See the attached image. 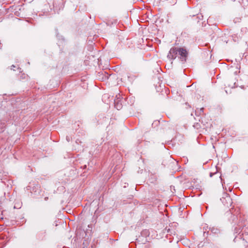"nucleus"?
<instances>
[{
  "label": "nucleus",
  "mask_w": 248,
  "mask_h": 248,
  "mask_svg": "<svg viewBox=\"0 0 248 248\" xmlns=\"http://www.w3.org/2000/svg\"><path fill=\"white\" fill-rule=\"evenodd\" d=\"M172 0V2L170 1V3H176V0Z\"/></svg>",
  "instance_id": "9d476101"
},
{
  "label": "nucleus",
  "mask_w": 248,
  "mask_h": 248,
  "mask_svg": "<svg viewBox=\"0 0 248 248\" xmlns=\"http://www.w3.org/2000/svg\"><path fill=\"white\" fill-rule=\"evenodd\" d=\"M107 78H108V75L107 74Z\"/></svg>",
  "instance_id": "2eb2a0df"
},
{
  "label": "nucleus",
  "mask_w": 248,
  "mask_h": 248,
  "mask_svg": "<svg viewBox=\"0 0 248 248\" xmlns=\"http://www.w3.org/2000/svg\"><path fill=\"white\" fill-rule=\"evenodd\" d=\"M220 200L224 205L227 207H230L232 201L231 197L227 193H223L222 197L220 198Z\"/></svg>",
  "instance_id": "f03ea898"
},
{
  "label": "nucleus",
  "mask_w": 248,
  "mask_h": 248,
  "mask_svg": "<svg viewBox=\"0 0 248 248\" xmlns=\"http://www.w3.org/2000/svg\"><path fill=\"white\" fill-rule=\"evenodd\" d=\"M239 20H240V18H236L234 19V22H239Z\"/></svg>",
  "instance_id": "423d86ee"
},
{
  "label": "nucleus",
  "mask_w": 248,
  "mask_h": 248,
  "mask_svg": "<svg viewBox=\"0 0 248 248\" xmlns=\"http://www.w3.org/2000/svg\"><path fill=\"white\" fill-rule=\"evenodd\" d=\"M1 48V43L0 42V49Z\"/></svg>",
  "instance_id": "f8f14e48"
},
{
  "label": "nucleus",
  "mask_w": 248,
  "mask_h": 248,
  "mask_svg": "<svg viewBox=\"0 0 248 248\" xmlns=\"http://www.w3.org/2000/svg\"><path fill=\"white\" fill-rule=\"evenodd\" d=\"M203 108H201L200 109V112H199V114H201L202 113H203Z\"/></svg>",
  "instance_id": "39448f33"
},
{
  "label": "nucleus",
  "mask_w": 248,
  "mask_h": 248,
  "mask_svg": "<svg viewBox=\"0 0 248 248\" xmlns=\"http://www.w3.org/2000/svg\"><path fill=\"white\" fill-rule=\"evenodd\" d=\"M66 140H67V141H69L70 140V137H69L67 136V137H66Z\"/></svg>",
  "instance_id": "1a4fd4ad"
},
{
  "label": "nucleus",
  "mask_w": 248,
  "mask_h": 248,
  "mask_svg": "<svg viewBox=\"0 0 248 248\" xmlns=\"http://www.w3.org/2000/svg\"><path fill=\"white\" fill-rule=\"evenodd\" d=\"M48 198L47 197H46L45 198V200L47 201L48 200Z\"/></svg>",
  "instance_id": "9b49d317"
},
{
  "label": "nucleus",
  "mask_w": 248,
  "mask_h": 248,
  "mask_svg": "<svg viewBox=\"0 0 248 248\" xmlns=\"http://www.w3.org/2000/svg\"><path fill=\"white\" fill-rule=\"evenodd\" d=\"M216 174H217V172H215V173H210V177H212V176H213V175Z\"/></svg>",
  "instance_id": "6e6552de"
},
{
  "label": "nucleus",
  "mask_w": 248,
  "mask_h": 248,
  "mask_svg": "<svg viewBox=\"0 0 248 248\" xmlns=\"http://www.w3.org/2000/svg\"><path fill=\"white\" fill-rule=\"evenodd\" d=\"M15 67H16V66H15L14 65H12L11 66V69L13 70H15L14 68H15Z\"/></svg>",
  "instance_id": "0eeeda50"
},
{
  "label": "nucleus",
  "mask_w": 248,
  "mask_h": 248,
  "mask_svg": "<svg viewBox=\"0 0 248 248\" xmlns=\"http://www.w3.org/2000/svg\"><path fill=\"white\" fill-rule=\"evenodd\" d=\"M216 232H218L219 231H218V230L216 229Z\"/></svg>",
  "instance_id": "4468645a"
},
{
  "label": "nucleus",
  "mask_w": 248,
  "mask_h": 248,
  "mask_svg": "<svg viewBox=\"0 0 248 248\" xmlns=\"http://www.w3.org/2000/svg\"><path fill=\"white\" fill-rule=\"evenodd\" d=\"M188 53L186 50L183 47H173L170 48L167 55L168 59L174 60L177 56L183 62L186 60Z\"/></svg>",
  "instance_id": "f257e3e1"
},
{
  "label": "nucleus",
  "mask_w": 248,
  "mask_h": 248,
  "mask_svg": "<svg viewBox=\"0 0 248 248\" xmlns=\"http://www.w3.org/2000/svg\"><path fill=\"white\" fill-rule=\"evenodd\" d=\"M242 231V230L240 231V228L235 227L234 229V232L235 233H241V232Z\"/></svg>",
  "instance_id": "20e7f679"
},
{
  "label": "nucleus",
  "mask_w": 248,
  "mask_h": 248,
  "mask_svg": "<svg viewBox=\"0 0 248 248\" xmlns=\"http://www.w3.org/2000/svg\"><path fill=\"white\" fill-rule=\"evenodd\" d=\"M114 106L115 108L118 110L121 109L123 107L121 102L119 100L114 101Z\"/></svg>",
  "instance_id": "7ed1b4c3"
},
{
  "label": "nucleus",
  "mask_w": 248,
  "mask_h": 248,
  "mask_svg": "<svg viewBox=\"0 0 248 248\" xmlns=\"http://www.w3.org/2000/svg\"><path fill=\"white\" fill-rule=\"evenodd\" d=\"M186 105H188V106H189V105L188 104V103H186Z\"/></svg>",
  "instance_id": "ddd939ff"
}]
</instances>
